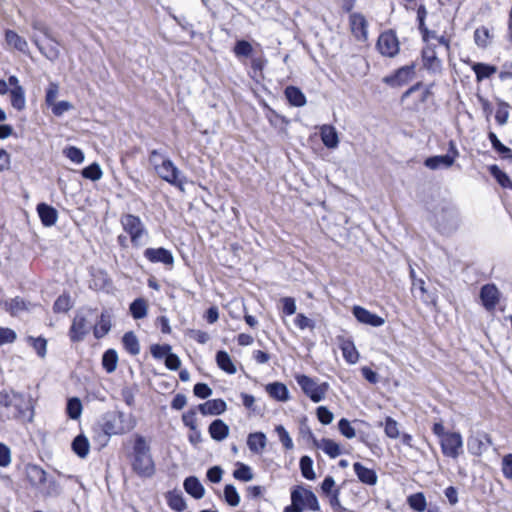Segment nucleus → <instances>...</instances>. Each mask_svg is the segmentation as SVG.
<instances>
[{"label":"nucleus","instance_id":"423d86ee","mask_svg":"<svg viewBox=\"0 0 512 512\" xmlns=\"http://www.w3.org/2000/svg\"><path fill=\"white\" fill-rule=\"evenodd\" d=\"M154 170L162 180L184 191L187 178L170 159L162 158L160 163L155 164Z\"/></svg>","mask_w":512,"mask_h":512},{"label":"nucleus","instance_id":"cd10ccee","mask_svg":"<svg viewBox=\"0 0 512 512\" xmlns=\"http://www.w3.org/2000/svg\"><path fill=\"white\" fill-rule=\"evenodd\" d=\"M424 165L431 170L447 169L453 165V156H447L446 154L431 156L425 159Z\"/></svg>","mask_w":512,"mask_h":512},{"label":"nucleus","instance_id":"473e14b6","mask_svg":"<svg viewBox=\"0 0 512 512\" xmlns=\"http://www.w3.org/2000/svg\"><path fill=\"white\" fill-rule=\"evenodd\" d=\"M216 363L218 367L228 374H235L237 369L230 355L223 350L216 353Z\"/></svg>","mask_w":512,"mask_h":512},{"label":"nucleus","instance_id":"ea45409f","mask_svg":"<svg viewBox=\"0 0 512 512\" xmlns=\"http://www.w3.org/2000/svg\"><path fill=\"white\" fill-rule=\"evenodd\" d=\"M27 343L35 350L40 358H45L47 354V340L44 337L28 336Z\"/></svg>","mask_w":512,"mask_h":512},{"label":"nucleus","instance_id":"de8ad7c7","mask_svg":"<svg viewBox=\"0 0 512 512\" xmlns=\"http://www.w3.org/2000/svg\"><path fill=\"white\" fill-rule=\"evenodd\" d=\"M82 176L86 179H90L92 181H98L102 178L103 172L100 165L96 162L90 164L85 167L82 172Z\"/></svg>","mask_w":512,"mask_h":512},{"label":"nucleus","instance_id":"f8f14e48","mask_svg":"<svg viewBox=\"0 0 512 512\" xmlns=\"http://www.w3.org/2000/svg\"><path fill=\"white\" fill-rule=\"evenodd\" d=\"M143 255L151 263H161L170 267L174 264V256L172 252L164 247L147 248Z\"/></svg>","mask_w":512,"mask_h":512},{"label":"nucleus","instance_id":"ddd939ff","mask_svg":"<svg viewBox=\"0 0 512 512\" xmlns=\"http://www.w3.org/2000/svg\"><path fill=\"white\" fill-rule=\"evenodd\" d=\"M436 221L438 229L443 233H448L457 228L458 213L453 208H443Z\"/></svg>","mask_w":512,"mask_h":512},{"label":"nucleus","instance_id":"9d476101","mask_svg":"<svg viewBox=\"0 0 512 512\" xmlns=\"http://www.w3.org/2000/svg\"><path fill=\"white\" fill-rule=\"evenodd\" d=\"M378 51L386 57H394L399 52V41L393 31H386L380 34L377 41Z\"/></svg>","mask_w":512,"mask_h":512},{"label":"nucleus","instance_id":"a18cd8bd","mask_svg":"<svg viewBox=\"0 0 512 512\" xmlns=\"http://www.w3.org/2000/svg\"><path fill=\"white\" fill-rule=\"evenodd\" d=\"M407 502H408L409 506L415 511L423 512L426 510V507H427L426 498H425L424 494L421 492L410 495L407 498Z\"/></svg>","mask_w":512,"mask_h":512},{"label":"nucleus","instance_id":"c03bdc74","mask_svg":"<svg viewBox=\"0 0 512 512\" xmlns=\"http://www.w3.org/2000/svg\"><path fill=\"white\" fill-rule=\"evenodd\" d=\"M82 403L79 398L72 397L68 399L67 406H66V412L70 419L77 420L81 414H82Z\"/></svg>","mask_w":512,"mask_h":512},{"label":"nucleus","instance_id":"09e8293b","mask_svg":"<svg viewBox=\"0 0 512 512\" xmlns=\"http://www.w3.org/2000/svg\"><path fill=\"white\" fill-rule=\"evenodd\" d=\"M300 469L304 478L314 480L316 475L313 470V460L309 456H302L300 459Z\"/></svg>","mask_w":512,"mask_h":512},{"label":"nucleus","instance_id":"49530a36","mask_svg":"<svg viewBox=\"0 0 512 512\" xmlns=\"http://www.w3.org/2000/svg\"><path fill=\"white\" fill-rule=\"evenodd\" d=\"M488 138L491 142L492 147L502 155L503 158H512V151L501 143L495 133L490 132Z\"/></svg>","mask_w":512,"mask_h":512},{"label":"nucleus","instance_id":"5fc2aeb1","mask_svg":"<svg viewBox=\"0 0 512 512\" xmlns=\"http://www.w3.org/2000/svg\"><path fill=\"white\" fill-rule=\"evenodd\" d=\"M233 476L237 480H241L244 482L250 481L253 479V473L251 471V468L243 463L238 464V468L234 470Z\"/></svg>","mask_w":512,"mask_h":512},{"label":"nucleus","instance_id":"0e129e2a","mask_svg":"<svg viewBox=\"0 0 512 512\" xmlns=\"http://www.w3.org/2000/svg\"><path fill=\"white\" fill-rule=\"evenodd\" d=\"M151 354L156 359L166 358L167 355L171 352V346L168 344H155L151 346Z\"/></svg>","mask_w":512,"mask_h":512},{"label":"nucleus","instance_id":"6ab92c4d","mask_svg":"<svg viewBox=\"0 0 512 512\" xmlns=\"http://www.w3.org/2000/svg\"><path fill=\"white\" fill-rule=\"evenodd\" d=\"M36 210H37L38 216L41 220V223L45 227H51V226L55 225V223L57 222V219H58V212L54 207H52L46 203H39L37 205Z\"/></svg>","mask_w":512,"mask_h":512},{"label":"nucleus","instance_id":"2f4dec72","mask_svg":"<svg viewBox=\"0 0 512 512\" xmlns=\"http://www.w3.org/2000/svg\"><path fill=\"white\" fill-rule=\"evenodd\" d=\"M285 96L292 106L302 107L306 104V97L304 93L295 86L286 87Z\"/></svg>","mask_w":512,"mask_h":512},{"label":"nucleus","instance_id":"20e7f679","mask_svg":"<svg viewBox=\"0 0 512 512\" xmlns=\"http://www.w3.org/2000/svg\"><path fill=\"white\" fill-rule=\"evenodd\" d=\"M297 384L300 386L302 392L314 403L323 401L329 390L327 382H321L317 378L300 374L295 377Z\"/></svg>","mask_w":512,"mask_h":512},{"label":"nucleus","instance_id":"f3484780","mask_svg":"<svg viewBox=\"0 0 512 512\" xmlns=\"http://www.w3.org/2000/svg\"><path fill=\"white\" fill-rule=\"evenodd\" d=\"M32 42L38 48L40 53L46 57L50 61H56L60 56L59 50V42L54 39V41H49L47 45H43L39 39L35 36L32 38Z\"/></svg>","mask_w":512,"mask_h":512},{"label":"nucleus","instance_id":"6e6d98bb","mask_svg":"<svg viewBox=\"0 0 512 512\" xmlns=\"http://www.w3.org/2000/svg\"><path fill=\"white\" fill-rule=\"evenodd\" d=\"M252 52V45L246 40H239L234 46V53L238 57H248Z\"/></svg>","mask_w":512,"mask_h":512},{"label":"nucleus","instance_id":"680f3d73","mask_svg":"<svg viewBox=\"0 0 512 512\" xmlns=\"http://www.w3.org/2000/svg\"><path fill=\"white\" fill-rule=\"evenodd\" d=\"M59 94V85L55 82H50L45 94V102L48 106L56 103V98Z\"/></svg>","mask_w":512,"mask_h":512},{"label":"nucleus","instance_id":"f257e3e1","mask_svg":"<svg viewBox=\"0 0 512 512\" xmlns=\"http://www.w3.org/2000/svg\"><path fill=\"white\" fill-rule=\"evenodd\" d=\"M0 406L8 419L31 422L34 417V400L31 395L15 390L0 391Z\"/></svg>","mask_w":512,"mask_h":512},{"label":"nucleus","instance_id":"79ce46f5","mask_svg":"<svg viewBox=\"0 0 512 512\" xmlns=\"http://www.w3.org/2000/svg\"><path fill=\"white\" fill-rule=\"evenodd\" d=\"M124 348L131 355H137L140 352V345L136 335L133 332H126L122 338Z\"/></svg>","mask_w":512,"mask_h":512},{"label":"nucleus","instance_id":"8fccbe9b","mask_svg":"<svg viewBox=\"0 0 512 512\" xmlns=\"http://www.w3.org/2000/svg\"><path fill=\"white\" fill-rule=\"evenodd\" d=\"M490 32L489 29L481 26L474 32V41L477 46L485 48L489 44Z\"/></svg>","mask_w":512,"mask_h":512},{"label":"nucleus","instance_id":"f03ea898","mask_svg":"<svg viewBox=\"0 0 512 512\" xmlns=\"http://www.w3.org/2000/svg\"><path fill=\"white\" fill-rule=\"evenodd\" d=\"M130 464L132 471L141 478H151L156 472L151 446L141 434L134 435Z\"/></svg>","mask_w":512,"mask_h":512},{"label":"nucleus","instance_id":"c756f323","mask_svg":"<svg viewBox=\"0 0 512 512\" xmlns=\"http://www.w3.org/2000/svg\"><path fill=\"white\" fill-rule=\"evenodd\" d=\"M72 450L80 458L84 459L88 456L90 451V443L88 438L83 435H77L72 441Z\"/></svg>","mask_w":512,"mask_h":512},{"label":"nucleus","instance_id":"b1692460","mask_svg":"<svg viewBox=\"0 0 512 512\" xmlns=\"http://www.w3.org/2000/svg\"><path fill=\"white\" fill-rule=\"evenodd\" d=\"M353 470L362 483L370 486L377 483L378 477L373 469L367 468L359 462H355L353 464Z\"/></svg>","mask_w":512,"mask_h":512},{"label":"nucleus","instance_id":"e2e57ef3","mask_svg":"<svg viewBox=\"0 0 512 512\" xmlns=\"http://www.w3.org/2000/svg\"><path fill=\"white\" fill-rule=\"evenodd\" d=\"M168 504L171 509L181 512L186 508V503L183 497L179 494H169Z\"/></svg>","mask_w":512,"mask_h":512},{"label":"nucleus","instance_id":"39448f33","mask_svg":"<svg viewBox=\"0 0 512 512\" xmlns=\"http://www.w3.org/2000/svg\"><path fill=\"white\" fill-rule=\"evenodd\" d=\"M120 224L129 235L134 247H140L144 244L143 239L148 236V230L140 217L129 213L124 214L120 218Z\"/></svg>","mask_w":512,"mask_h":512},{"label":"nucleus","instance_id":"13d9d810","mask_svg":"<svg viewBox=\"0 0 512 512\" xmlns=\"http://www.w3.org/2000/svg\"><path fill=\"white\" fill-rule=\"evenodd\" d=\"M17 339L16 332L8 327H0V346L14 343Z\"/></svg>","mask_w":512,"mask_h":512},{"label":"nucleus","instance_id":"4be33fe9","mask_svg":"<svg viewBox=\"0 0 512 512\" xmlns=\"http://www.w3.org/2000/svg\"><path fill=\"white\" fill-rule=\"evenodd\" d=\"M247 446L253 454L260 455L267 446V437L263 432H253L247 437Z\"/></svg>","mask_w":512,"mask_h":512},{"label":"nucleus","instance_id":"bf43d9fd","mask_svg":"<svg viewBox=\"0 0 512 512\" xmlns=\"http://www.w3.org/2000/svg\"><path fill=\"white\" fill-rule=\"evenodd\" d=\"M338 429L340 433L348 439H352L356 435L355 429L352 427L351 423L346 418H342L339 420Z\"/></svg>","mask_w":512,"mask_h":512},{"label":"nucleus","instance_id":"7c9ffc66","mask_svg":"<svg viewBox=\"0 0 512 512\" xmlns=\"http://www.w3.org/2000/svg\"><path fill=\"white\" fill-rule=\"evenodd\" d=\"M422 60L425 68L431 71H437L441 67L440 60L436 56L435 50L427 46L422 51Z\"/></svg>","mask_w":512,"mask_h":512},{"label":"nucleus","instance_id":"393cba45","mask_svg":"<svg viewBox=\"0 0 512 512\" xmlns=\"http://www.w3.org/2000/svg\"><path fill=\"white\" fill-rule=\"evenodd\" d=\"M339 346L344 359L349 364H355L359 360V353L352 340L339 338Z\"/></svg>","mask_w":512,"mask_h":512},{"label":"nucleus","instance_id":"2eb2a0df","mask_svg":"<svg viewBox=\"0 0 512 512\" xmlns=\"http://www.w3.org/2000/svg\"><path fill=\"white\" fill-rule=\"evenodd\" d=\"M351 32L358 41H366L368 38V23L360 13L350 15Z\"/></svg>","mask_w":512,"mask_h":512},{"label":"nucleus","instance_id":"4d7b16f0","mask_svg":"<svg viewBox=\"0 0 512 512\" xmlns=\"http://www.w3.org/2000/svg\"><path fill=\"white\" fill-rule=\"evenodd\" d=\"M384 431H385V434L389 438H392V439H396L400 435L399 429H398V423L391 417H387L385 419Z\"/></svg>","mask_w":512,"mask_h":512},{"label":"nucleus","instance_id":"4c0bfd02","mask_svg":"<svg viewBox=\"0 0 512 512\" xmlns=\"http://www.w3.org/2000/svg\"><path fill=\"white\" fill-rule=\"evenodd\" d=\"M411 277H412V291H419L420 292V298L423 302L429 303L433 302V297L427 293V290L425 288V282L423 279H416L415 278V271L411 269Z\"/></svg>","mask_w":512,"mask_h":512},{"label":"nucleus","instance_id":"58836bf2","mask_svg":"<svg viewBox=\"0 0 512 512\" xmlns=\"http://www.w3.org/2000/svg\"><path fill=\"white\" fill-rule=\"evenodd\" d=\"M118 363V355L114 349H108L102 356V365L107 373H112L116 370Z\"/></svg>","mask_w":512,"mask_h":512},{"label":"nucleus","instance_id":"052dcab7","mask_svg":"<svg viewBox=\"0 0 512 512\" xmlns=\"http://www.w3.org/2000/svg\"><path fill=\"white\" fill-rule=\"evenodd\" d=\"M294 324L300 330H305V329L313 330L315 328V322L302 313H299L296 315V317L294 319Z\"/></svg>","mask_w":512,"mask_h":512},{"label":"nucleus","instance_id":"e433bc0d","mask_svg":"<svg viewBox=\"0 0 512 512\" xmlns=\"http://www.w3.org/2000/svg\"><path fill=\"white\" fill-rule=\"evenodd\" d=\"M472 70L476 75L477 81H482L486 78H489L491 75L496 73L497 68L493 65L485 64V63H474L472 65Z\"/></svg>","mask_w":512,"mask_h":512},{"label":"nucleus","instance_id":"6e6552de","mask_svg":"<svg viewBox=\"0 0 512 512\" xmlns=\"http://www.w3.org/2000/svg\"><path fill=\"white\" fill-rule=\"evenodd\" d=\"M442 453L449 458L456 459L462 452L463 439L458 432H448L440 440Z\"/></svg>","mask_w":512,"mask_h":512},{"label":"nucleus","instance_id":"412c9836","mask_svg":"<svg viewBox=\"0 0 512 512\" xmlns=\"http://www.w3.org/2000/svg\"><path fill=\"white\" fill-rule=\"evenodd\" d=\"M265 391L274 400L286 402L289 400V390L282 382H272L265 386Z\"/></svg>","mask_w":512,"mask_h":512},{"label":"nucleus","instance_id":"774afa93","mask_svg":"<svg viewBox=\"0 0 512 512\" xmlns=\"http://www.w3.org/2000/svg\"><path fill=\"white\" fill-rule=\"evenodd\" d=\"M316 414L318 420L324 425L330 424L334 419L333 413L325 406H319L316 410Z\"/></svg>","mask_w":512,"mask_h":512},{"label":"nucleus","instance_id":"0eeeda50","mask_svg":"<svg viewBox=\"0 0 512 512\" xmlns=\"http://www.w3.org/2000/svg\"><path fill=\"white\" fill-rule=\"evenodd\" d=\"M93 311L81 310L75 315L69 330V337L72 342H80L90 332L93 327Z\"/></svg>","mask_w":512,"mask_h":512},{"label":"nucleus","instance_id":"72a5a7b5","mask_svg":"<svg viewBox=\"0 0 512 512\" xmlns=\"http://www.w3.org/2000/svg\"><path fill=\"white\" fill-rule=\"evenodd\" d=\"M111 329V318L107 313H102L99 322L93 325V333L95 338L100 339L104 337Z\"/></svg>","mask_w":512,"mask_h":512},{"label":"nucleus","instance_id":"c9c22d12","mask_svg":"<svg viewBox=\"0 0 512 512\" xmlns=\"http://www.w3.org/2000/svg\"><path fill=\"white\" fill-rule=\"evenodd\" d=\"M1 305L12 316H17L20 312L27 309L26 303L20 297H15L10 300H5V301L1 302Z\"/></svg>","mask_w":512,"mask_h":512},{"label":"nucleus","instance_id":"aec40b11","mask_svg":"<svg viewBox=\"0 0 512 512\" xmlns=\"http://www.w3.org/2000/svg\"><path fill=\"white\" fill-rule=\"evenodd\" d=\"M5 41L13 49H15L25 55L29 54L28 42L26 41L25 38L20 36L15 31L10 30V29L6 30L5 31Z\"/></svg>","mask_w":512,"mask_h":512},{"label":"nucleus","instance_id":"37998d69","mask_svg":"<svg viewBox=\"0 0 512 512\" xmlns=\"http://www.w3.org/2000/svg\"><path fill=\"white\" fill-rule=\"evenodd\" d=\"M147 309V302L143 298H137L130 304V312L134 319L146 317Z\"/></svg>","mask_w":512,"mask_h":512},{"label":"nucleus","instance_id":"f704fd0d","mask_svg":"<svg viewBox=\"0 0 512 512\" xmlns=\"http://www.w3.org/2000/svg\"><path fill=\"white\" fill-rule=\"evenodd\" d=\"M484 440L490 443V439L487 434H483L482 436L470 437L467 441L469 452L473 455L482 454L483 450L486 449Z\"/></svg>","mask_w":512,"mask_h":512},{"label":"nucleus","instance_id":"a19ab883","mask_svg":"<svg viewBox=\"0 0 512 512\" xmlns=\"http://www.w3.org/2000/svg\"><path fill=\"white\" fill-rule=\"evenodd\" d=\"M490 174L496 179L499 185L503 188L512 189V181L509 176L502 171L497 165H491L488 168Z\"/></svg>","mask_w":512,"mask_h":512},{"label":"nucleus","instance_id":"69168bd1","mask_svg":"<svg viewBox=\"0 0 512 512\" xmlns=\"http://www.w3.org/2000/svg\"><path fill=\"white\" fill-rule=\"evenodd\" d=\"M71 300L68 295L59 296L53 306L55 312H67L71 308Z\"/></svg>","mask_w":512,"mask_h":512},{"label":"nucleus","instance_id":"bb28decb","mask_svg":"<svg viewBox=\"0 0 512 512\" xmlns=\"http://www.w3.org/2000/svg\"><path fill=\"white\" fill-rule=\"evenodd\" d=\"M315 448L321 449L332 459L337 458L342 453L340 445L329 438H322L315 442Z\"/></svg>","mask_w":512,"mask_h":512},{"label":"nucleus","instance_id":"1a4fd4ad","mask_svg":"<svg viewBox=\"0 0 512 512\" xmlns=\"http://www.w3.org/2000/svg\"><path fill=\"white\" fill-rule=\"evenodd\" d=\"M415 76V65H406L397 69L393 74L385 76L383 82L390 87H400L409 83Z\"/></svg>","mask_w":512,"mask_h":512},{"label":"nucleus","instance_id":"dca6fc26","mask_svg":"<svg viewBox=\"0 0 512 512\" xmlns=\"http://www.w3.org/2000/svg\"><path fill=\"white\" fill-rule=\"evenodd\" d=\"M352 313L357 321L362 324L370 325L372 327H380L385 323L384 318L370 312L361 306H354Z\"/></svg>","mask_w":512,"mask_h":512},{"label":"nucleus","instance_id":"864d4df0","mask_svg":"<svg viewBox=\"0 0 512 512\" xmlns=\"http://www.w3.org/2000/svg\"><path fill=\"white\" fill-rule=\"evenodd\" d=\"M275 432L277 433L280 442L282 443L283 447L287 450H291L294 447L292 438L290 437L288 431L285 429L282 425H277L275 427Z\"/></svg>","mask_w":512,"mask_h":512},{"label":"nucleus","instance_id":"5701e85b","mask_svg":"<svg viewBox=\"0 0 512 512\" xmlns=\"http://www.w3.org/2000/svg\"><path fill=\"white\" fill-rule=\"evenodd\" d=\"M320 137L323 142V144L328 149H335L338 147L339 144V137L337 130L332 125H322L320 127Z\"/></svg>","mask_w":512,"mask_h":512},{"label":"nucleus","instance_id":"c85d7f7f","mask_svg":"<svg viewBox=\"0 0 512 512\" xmlns=\"http://www.w3.org/2000/svg\"><path fill=\"white\" fill-rule=\"evenodd\" d=\"M184 489L195 499H200L204 496L205 489L201 482L195 476H189L184 480Z\"/></svg>","mask_w":512,"mask_h":512},{"label":"nucleus","instance_id":"603ef678","mask_svg":"<svg viewBox=\"0 0 512 512\" xmlns=\"http://www.w3.org/2000/svg\"><path fill=\"white\" fill-rule=\"evenodd\" d=\"M63 153L70 161L76 164H81L85 159L83 151L75 146L67 147Z\"/></svg>","mask_w":512,"mask_h":512},{"label":"nucleus","instance_id":"a878e982","mask_svg":"<svg viewBox=\"0 0 512 512\" xmlns=\"http://www.w3.org/2000/svg\"><path fill=\"white\" fill-rule=\"evenodd\" d=\"M211 438L215 441H223L229 435V426L221 419H215L208 428Z\"/></svg>","mask_w":512,"mask_h":512},{"label":"nucleus","instance_id":"338daca9","mask_svg":"<svg viewBox=\"0 0 512 512\" xmlns=\"http://www.w3.org/2000/svg\"><path fill=\"white\" fill-rule=\"evenodd\" d=\"M282 304V312L286 316H291L296 312V301L292 297H283L280 300Z\"/></svg>","mask_w":512,"mask_h":512},{"label":"nucleus","instance_id":"3c124183","mask_svg":"<svg viewBox=\"0 0 512 512\" xmlns=\"http://www.w3.org/2000/svg\"><path fill=\"white\" fill-rule=\"evenodd\" d=\"M224 498L228 505L236 507L240 503V496L232 484H227L224 488Z\"/></svg>","mask_w":512,"mask_h":512},{"label":"nucleus","instance_id":"a211bd4d","mask_svg":"<svg viewBox=\"0 0 512 512\" xmlns=\"http://www.w3.org/2000/svg\"><path fill=\"white\" fill-rule=\"evenodd\" d=\"M227 409L226 402L223 399H212L198 405L199 412L206 415H221Z\"/></svg>","mask_w":512,"mask_h":512},{"label":"nucleus","instance_id":"4468645a","mask_svg":"<svg viewBox=\"0 0 512 512\" xmlns=\"http://www.w3.org/2000/svg\"><path fill=\"white\" fill-rule=\"evenodd\" d=\"M480 299L484 308L494 310L500 300V292L495 284H485L480 290Z\"/></svg>","mask_w":512,"mask_h":512},{"label":"nucleus","instance_id":"7ed1b4c3","mask_svg":"<svg viewBox=\"0 0 512 512\" xmlns=\"http://www.w3.org/2000/svg\"><path fill=\"white\" fill-rule=\"evenodd\" d=\"M99 425L102 432L108 437L122 436L134 430L137 420L131 413L112 410L101 416Z\"/></svg>","mask_w":512,"mask_h":512},{"label":"nucleus","instance_id":"9b49d317","mask_svg":"<svg viewBox=\"0 0 512 512\" xmlns=\"http://www.w3.org/2000/svg\"><path fill=\"white\" fill-rule=\"evenodd\" d=\"M10 85V103L17 111H22L26 107L25 90L20 85L19 79L15 75L9 76Z\"/></svg>","mask_w":512,"mask_h":512}]
</instances>
